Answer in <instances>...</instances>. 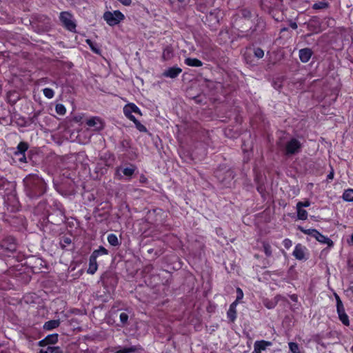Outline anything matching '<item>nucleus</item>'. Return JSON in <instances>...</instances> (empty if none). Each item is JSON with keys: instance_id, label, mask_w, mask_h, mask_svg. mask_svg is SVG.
<instances>
[{"instance_id": "f257e3e1", "label": "nucleus", "mask_w": 353, "mask_h": 353, "mask_svg": "<svg viewBox=\"0 0 353 353\" xmlns=\"http://www.w3.org/2000/svg\"><path fill=\"white\" fill-rule=\"evenodd\" d=\"M232 24L233 28L238 30L239 37L248 39L261 34L266 27L265 21L258 14H255L254 23L251 21L235 17Z\"/></svg>"}, {"instance_id": "f03ea898", "label": "nucleus", "mask_w": 353, "mask_h": 353, "mask_svg": "<svg viewBox=\"0 0 353 353\" xmlns=\"http://www.w3.org/2000/svg\"><path fill=\"white\" fill-rule=\"evenodd\" d=\"M23 183L26 194L30 199H37L46 192V183L37 174H29L23 179Z\"/></svg>"}, {"instance_id": "7ed1b4c3", "label": "nucleus", "mask_w": 353, "mask_h": 353, "mask_svg": "<svg viewBox=\"0 0 353 353\" xmlns=\"http://www.w3.org/2000/svg\"><path fill=\"white\" fill-rule=\"evenodd\" d=\"M17 248V240L12 236L4 237L0 241V258L10 257Z\"/></svg>"}, {"instance_id": "20e7f679", "label": "nucleus", "mask_w": 353, "mask_h": 353, "mask_svg": "<svg viewBox=\"0 0 353 353\" xmlns=\"http://www.w3.org/2000/svg\"><path fill=\"white\" fill-rule=\"evenodd\" d=\"M59 19L66 30L72 32H76L77 24L70 12L66 11L61 12L59 15Z\"/></svg>"}, {"instance_id": "39448f33", "label": "nucleus", "mask_w": 353, "mask_h": 353, "mask_svg": "<svg viewBox=\"0 0 353 353\" xmlns=\"http://www.w3.org/2000/svg\"><path fill=\"white\" fill-rule=\"evenodd\" d=\"M103 18L109 26H114L123 21L125 17L119 10H115L105 12Z\"/></svg>"}, {"instance_id": "423d86ee", "label": "nucleus", "mask_w": 353, "mask_h": 353, "mask_svg": "<svg viewBox=\"0 0 353 353\" xmlns=\"http://www.w3.org/2000/svg\"><path fill=\"white\" fill-rule=\"evenodd\" d=\"M136 170L137 166L133 164H130V165L126 168L119 166L116 168L114 176L116 179L121 180L123 176H125L126 179L130 180Z\"/></svg>"}, {"instance_id": "0eeeda50", "label": "nucleus", "mask_w": 353, "mask_h": 353, "mask_svg": "<svg viewBox=\"0 0 353 353\" xmlns=\"http://www.w3.org/2000/svg\"><path fill=\"white\" fill-rule=\"evenodd\" d=\"M307 28L311 33L307 34L306 37H310L312 34H318L323 31L321 28V21L317 16H313L307 23H305Z\"/></svg>"}, {"instance_id": "6e6552de", "label": "nucleus", "mask_w": 353, "mask_h": 353, "mask_svg": "<svg viewBox=\"0 0 353 353\" xmlns=\"http://www.w3.org/2000/svg\"><path fill=\"white\" fill-rule=\"evenodd\" d=\"M34 23H37V28L42 32L48 31L51 28V19L45 14H37L34 17Z\"/></svg>"}, {"instance_id": "1a4fd4ad", "label": "nucleus", "mask_w": 353, "mask_h": 353, "mask_svg": "<svg viewBox=\"0 0 353 353\" xmlns=\"http://www.w3.org/2000/svg\"><path fill=\"white\" fill-rule=\"evenodd\" d=\"M301 142L298 139L292 138L285 145V154L287 156L296 154L301 151Z\"/></svg>"}, {"instance_id": "9d476101", "label": "nucleus", "mask_w": 353, "mask_h": 353, "mask_svg": "<svg viewBox=\"0 0 353 353\" xmlns=\"http://www.w3.org/2000/svg\"><path fill=\"white\" fill-rule=\"evenodd\" d=\"M49 217L51 219L52 223L58 225L64 223L67 220L63 208L57 209L53 213L49 214Z\"/></svg>"}, {"instance_id": "9b49d317", "label": "nucleus", "mask_w": 353, "mask_h": 353, "mask_svg": "<svg viewBox=\"0 0 353 353\" xmlns=\"http://www.w3.org/2000/svg\"><path fill=\"white\" fill-rule=\"evenodd\" d=\"M123 113L128 119H130V117H134L132 113L142 116L141 111L139 107L133 103H128L123 107Z\"/></svg>"}, {"instance_id": "f8f14e48", "label": "nucleus", "mask_w": 353, "mask_h": 353, "mask_svg": "<svg viewBox=\"0 0 353 353\" xmlns=\"http://www.w3.org/2000/svg\"><path fill=\"white\" fill-rule=\"evenodd\" d=\"M58 334H49L43 339L39 341L38 345L40 347H45L46 345H54L58 342Z\"/></svg>"}, {"instance_id": "ddd939ff", "label": "nucleus", "mask_w": 353, "mask_h": 353, "mask_svg": "<svg viewBox=\"0 0 353 353\" xmlns=\"http://www.w3.org/2000/svg\"><path fill=\"white\" fill-rule=\"evenodd\" d=\"M182 72V69L178 66H173L165 70L162 76L170 79H175Z\"/></svg>"}, {"instance_id": "4468645a", "label": "nucleus", "mask_w": 353, "mask_h": 353, "mask_svg": "<svg viewBox=\"0 0 353 353\" xmlns=\"http://www.w3.org/2000/svg\"><path fill=\"white\" fill-rule=\"evenodd\" d=\"M272 345V342L264 340L256 341L254 344V351L252 353H261L263 350Z\"/></svg>"}, {"instance_id": "2eb2a0df", "label": "nucleus", "mask_w": 353, "mask_h": 353, "mask_svg": "<svg viewBox=\"0 0 353 353\" xmlns=\"http://www.w3.org/2000/svg\"><path fill=\"white\" fill-rule=\"evenodd\" d=\"M255 14H252L250 10L247 8H243L239 10L236 17L243 19V20L251 21L254 22V18L255 17Z\"/></svg>"}, {"instance_id": "dca6fc26", "label": "nucleus", "mask_w": 353, "mask_h": 353, "mask_svg": "<svg viewBox=\"0 0 353 353\" xmlns=\"http://www.w3.org/2000/svg\"><path fill=\"white\" fill-rule=\"evenodd\" d=\"M89 127L94 128L95 130L99 131L103 129V123L99 117H92L86 121Z\"/></svg>"}, {"instance_id": "f3484780", "label": "nucleus", "mask_w": 353, "mask_h": 353, "mask_svg": "<svg viewBox=\"0 0 353 353\" xmlns=\"http://www.w3.org/2000/svg\"><path fill=\"white\" fill-rule=\"evenodd\" d=\"M313 54L312 50L310 48H305L299 50V59L301 62L307 63L310 59Z\"/></svg>"}, {"instance_id": "a211bd4d", "label": "nucleus", "mask_w": 353, "mask_h": 353, "mask_svg": "<svg viewBox=\"0 0 353 353\" xmlns=\"http://www.w3.org/2000/svg\"><path fill=\"white\" fill-rule=\"evenodd\" d=\"M306 250L305 247L302 245L301 243H298L293 251V256L297 260H303L305 259V250Z\"/></svg>"}, {"instance_id": "6ab92c4d", "label": "nucleus", "mask_w": 353, "mask_h": 353, "mask_svg": "<svg viewBox=\"0 0 353 353\" xmlns=\"http://www.w3.org/2000/svg\"><path fill=\"white\" fill-rule=\"evenodd\" d=\"M143 349L140 345H132L128 347H123L114 352V353H134L143 351Z\"/></svg>"}, {"instance_id": "aec40b11", "label": "nucleus", "mask_w": 353, "mask_h": 353, "mask_svg": "<svg viewBox=\"0 0 353 353\" xmlns=\"http://www.w3.org/2000/svg\"><path fill=\"white\" fill-rule=\"evenodd\" d=\"M59 246L63 250H70L71 249H68L67 247L72 245V241L70 236H63L59 238Z\"/></svg>"}, {"instance_id": "412c9836", "label": "nucleus", "mask_w": 353, "mask_h": 353, "mask_svg": "<svg viewBox=\"0 0 353 353\" xmlns=\"http://www.w3.org/2000/svg\"><path fill=\"white\" fill-rule=\"evenodd\" d=\"M237 304H238L237 301H234L230 305L229 310H228L227 316L231 322H234L236 319V307Z\"/></svg>"}, {"instance_id": "4be33fe9", "label": "nucleus", "mask_w": 353, "mask_h": 353, "mask_svg": "<svg viewBox=\"0 0 353 353\" xmlns=\"http://www.w3.org/2000/svg\"><path fill=\"white\" fill-rule=\"evenodd\" d=\"M339 315V319L345 325H350L349 317L345 313L344 307L336 309Z\"/></svg>"}, {"instance_id": "5701e85b", "label": "nucleus", "mask_w": 353, "mask_h": 353, "mask_svg": "<svg viewBox=\"0 0 353 353\" xmlns=\"http://www.w3.org/2000/svg\"><path fill=\"white\" fill-rule=\"evenodd\" d=\"M174 57V50L172 47L167 46L163 51L162 59L163 61L170 60Z\"/></svg>"}, {"instance_id": "b1692460", "label": "nucleus", "mask_w": 353, "mask_h": 353, "mask_svg": "<svg viewBox=\"0 0 353 353\" xmlns=\"http://www.w3.org/2000/svg\"><path fill=\"white\" fill-rule=\"evenodd\" d=\"M98 268V264L97 262V259L90 256L89 259V268L87 270V272L90 274H94Z\"/></svg>"}, {"instance_id": "393cba45", "label": "nucleus", "mask_w": 353, "mask_h": 353, "mask_svg": "<svg viewBox=\"0 0 353 353\" xmlns=\"http://www.w3.org/2000/svg\"><path fill=\"white\" fill-rule=\"evenodd\" d=\"M60 325V320H50L46 322L43 326L45 330H52L54 328H57Z\"/></svg>"}, {"instance_id": "a878e982", "label": "nucleus", "mask_w": 353, "mask_h": 353, "mask_svg": "<svg viewBox=\"0 0 353 353\" xmlns=\"http://www.w3.org/2000/svg\"><path fill=\"white\" fill-rule=\"evenodd\" d=\"M28 148L29 145L27 142L21 141L17 147V151L14 152V154L16 156L23 154L28 150Z\"/></svg>"}, {"instance_id": "bb28decb", "label": "nucleus", "mask_w": 353, "mask_h": 353, "mask_svg": "<svg viewBox=\"0 0 353 353\" xmlns=\"http://www.w3.org/2000/svg\"><path fill=\"white\" fill-rule=\"evenodd\" d=\"M185 63L188 66L192 67H201L203 65L201 61L196 58H186L185 59Z\"/></svg>"}, {"instance_id": "cd10ccee", "label": "nucleus", "mask_w": 353, "mask_h": 353, "mask_svg": "<svg viewBox=\"0 0 353 353\" xmlns=\"http://www.w3.org/2000/svg\"><path fill=\"white\" fill-rule=\"evenodd\" d=\"M108 254L109 252L107 249L103 246H99V249L94 250L90 256L97 259L101 255H108Z\"/></svg>"}, {"instance_id": "c85d7f7f", "label": "nucleus", "mask_w": 353, "mask_h": 353, "mask_svg": "<svg viewBox=\"0 0 353 353\" xmlns=\"http://www.w3.org/2000/svg\"><path fill=\"white\" fill-rule=\"evenodd\" d=\"M318 236L319 237L316 239V241H318L319 242L323 244H327V246L330 248L334 245L333 241L330 238L323 235L321 233L320 234H318Z\"/></svg>"}, {"instance_id": "c756f323", "label": "nucleus", "mask_w": 353, "mask_h": 353, "mask_svg": "<svg viewBox=\"0 0 353 353\" xmlns=\"http://www.w3.org/2000/svg\"><path fill=\"white\" fill-rule=\"evenodd\" d=\"M130 120L132 121L135 126H136V128L139 131V132H146L148 130H147V128H145V125H143V124H141L136 118L135 117H130Z\"/></svg>"}, {"instance_id": "7c9ffc66", "label": "nucleus", "mask_w": 353, "mask_h": 353, "mask_svg": "<svg viewBox=\"0 0 353 353\" xmlns=\"http://www.w3.org/2000/svg\"><path fill=\"white\" fill-rule=\"evenodd\" d=\"M281 0H262L261 1V6L263 8H267L270 9L272 5L278 6L279 3H280Z\"/></svg>"}, {"instance_id": "2f4dec72", "label": "nucleus", "mask_w": 353, "mask_h": 353, "mask_svg": "<svg viewBox=\"0 0 353 353\" xmlns=\"http://www.w3.org/2000/svg\"><path fill=\"white\" fill-rule=\"evenodd\" d=\"M35 210L38 214H43L46 211H47L46 201L43 200L40 201L37 206L36 207Z\"/></svg>"}, {"instance_id": "473e14b6", "label": "nucleus", "mask_w": 353, "mask_h": 353, "mask_svg": "<svg viewBox=\"0 0 353 353\" xmlns=\"http://www.w3.org/2000/svg\"><path fill=\"white\" fill-rule=\"evenodd\" d=\"M296 212H297V218L300 220H306L307 218V212L305 210H303L302 208H299V206H296Z\"/></svg>"}, {"instance_id": "72a5a7b5", "label": "nucleus", "mask_w": 353, "mask_h": 353, "mask_svg": "<svg viewBox=\"0 0 353 353\" xmlns=\"http://www.w3.org/2000/svg\"><path fill=\"white\" fill-rule=\"evenodd\" d=\"M342 197L345 201L353 202V189H347L345 190Z\"/></svg>"}, {"instance_id": "f704fd0d", "label": "nucleus", "mask_w": 353, "mask_h": 353, "mask_svg": "<svg viewBox=\"0 0 353 353\" xmlns=\"http://www.w3.org/2000/svg\"><path fill=\"white\" fill-rule=\"evenodd\" d=\"M86 43L90 46L91 50L97 54H101V49L99 48L98 45L94 42H92L90 39H86Z\"/></svg>"}, {"instance_id": "c9c22d12", "label": "nucleus", "mask_w": 353, "mask_h": 353, "mask_svg": "<svg viewBox=\"0 0 353 353\" xmlns=\"http://www.w3.org/2000/svg\"><path fill=\"white\" fill-rule=\"evenodd\" d=\"M108 241L112 246H117L120 245V242L119 241L117 235L114 234H110L108 236Z\"/></svg>"}, {"instance_id": "e433bc0d", "label": "nucleus", "mask_w": 353, "mask_h": 353, "mask_svg": "<svg viewBox=\"0 0 353 353\" xmlns=\"http://www.w3.org/2000/svg\"><path fill=\"white\" fill-rule=\"evenodd\" d=\"M329 7V3L325 1H320L315 3L312 5V8L314 10L325 9Z\"/></svg>"}, {"instance_id": "4c0bfd02", "label": "nucleus", "mask_w": 353, "mask_h": 353, "mask_svg": "<svg viewBox=\"0 0 353 353\" xmlns=\"http://www.w3.org/2000/svg\"><path fill=\"white\" fill-rule=\"evenodd\" d=\"M263 244V251L267 256H272V248L271 245L268 242L263 241L262 243Z\"/></svg>"}, {"instance_id": "58836bf2", "label": "nucleus", "mask_w": 353, "mask_h": 353, "mask_svg": "<svg viewBox=\"0 0 353 353\" xmlns=\"http://www.w3.org/2000/svg\"><path fill=\"white\" fill-rule=\"evenodd\" d=\"M128 314L125 312H121L119 315L121 325L120 326L124 327L128 324Z\"/></svg>"}, {"instance_id": "ea45409f", "label": "nucleus", "mask_w": 353, "mask_h": 353, "mask_svg": "<svg viewBox=\"0 0 353 353\" xmlns=\"http://www.w3.org/2000/svg\"><path fill=\"white\" fill-rule=\"evenodd\" d=\"M313 341L318 345H321L323 348H326V343L323 341V338L321 335L316 334L313 336Z\"/></svg>"}, {"instance_id": "a19ab883", "label": "nucleus", "mask_w": 353, "mask_h": 353, "mask_svg": "<svg viewBox=\"0 0 353 353\" xmlns=\"http://www.w3.org/2000/svg\"><path fill=\"white\" fill-rule=\"evenodd\" d=\"M288 345L292 353H300L299 347L296 343L290 342Z\"/></svg>"}, {"instance_id": "79ce46f5", "label": "nucleus", "mask_w": 353, "mask_h": 353, "mask_svg": "<svg viewBox=\"0 0 353 353\" xmlns=\"http://www.w3.org/2000/svg\"><path fill=\"white\" fill-rule=\"evenodd\" d=\"M43 93L44 96L48 99H52V98H53V97L54 95V92L53 90L51 88H44L43 90Z\"/></svg>"}, {"instance_id": "37998d69", "label": "nucleus", "mask_w": 353, "mask_h": 353, "mask_svg": "<svg viewBox=\"0 0 353 353\" xmlns=\"http://www.w3.org/2000/svg\"><path fill=\"white\" fill-rule=\"evenodd\" d=\"M55 110H56L57 113L60 115H63L66 112V109H65V106L61 103L56 105Z\"/></svg>"}, {"instance_id": "c03bdc74", "label": "nucleus", "mask_w": 353, "mask_h": 353, "mask_svg": "<svg viewBox=\"0 0 353 353\" xmlns=\"http://www.w3.org/2000/svg\"><path fill=\"white\" fill-rule=\"evenodd\" d=\"M41 112L37 111L34 113L33 116L29 118V124H34L36 125L38 123V117L40 114Z\"/></svg>"}, {"instance_id": "a18cd8bd", "label": "nucleus", "mask_w": 353, "mask_h": 353, "mask_svg": "<svg viewBox=\"0 0 353 353\" xmlns=\"http://www.w3.org/2000/svg\"><path fill=\"white\" fill-rule=\"evenodd\" d=\"M48 350L50 353H63L61 347L59 346H48Z\"/></svg>"}, {"instance_id": "49530a36", "label": "nucleus", "mask_w": 353, "mask_h": 353, "mask_svg": "<svg viewBox=\"0 0 353 353\" xmlns=\"http://www.w3.org/2000/svg\"><path fill=\"white\" fill-rule=\"evenodd\" d=\"M254 54L258 59H261L264 56V51L259 47L254 48Z\"/></svg>"}, {"instance_id": "de8ad7c7", "label": "nucleus", "mask_w": 353, "mask_h": 353, "mask_svg": "<svg viewBox=\"0 0 353 353\" xmlns=\"http://www.w3.org/2000/svg\"><path fill=\"white\" fill-rule=\"evenodd\" d=\"M298 230H300L301 232H303L305 234H307L311 236L312 233L315 232V229H305L302 226H298Z\"/></svg>"}, {"instance_id": "09e8293b", "label": "nucleus", "mask_w": 353, "mask_h": 353, "mask_svg": "<svg viewBox=\"0 0 353 353\" xmlns=\"http://www.w3.org/2000/svg\"><path fill=\"white\" fill-rule=\"evenodd\" d=\"M272 85L274 88V89H276V90L280 91V90L283 87L282 81L280 79H276V80H274L273 81Z\"/></svg>"}, {"instance_id": "8fccbe9b", "label": "nucleus", "mask_w": 353, "mask_h": 353, "mask_svg": "<svg viewBox=\"0 0 353 353\" xmlns=\"http://www.w3.org/2000/svg\"><path fill=\"white\" fill-rule=\"evenodd\" d=\"M334 297L336 299V309L344 307L341 298L336 293H334Z\"/></svg>"}, {"instance_id": "3c124183", "label": "nucleus", "mask_w": 353, "mask_h": 353, "mask_svg": "<svg viewBox=\"0 0 353 353\" xmlns=\"http://www.w3.org/2000/svg\"><path fill=\"white\" fill-rule=\"evenodd\" d=\"M296 205L299 206V208H307L310 205V201L309 200H306L305 201H299L296 203Z\"/></svg>"}, {"instance_id": "603ef678", "label": "nucleus", "mask_w": 353, "mask_h": 353, "mask_svg": "<svg viewBox=\"0 0 353 353\" xmlns=\"http://www.w3.org/2000/svg\"><path fill=\"white\" fill-rule=\"evenodd\" d=\"M236 299L234 301H237V303H239V301L243 299V292L242 291V290L239 288H237L236 289Z\"/></svg>"}, {"instance_id": "864d4df0", "label": "nucleus", "mask_w": 353, "mask_h": 353, "mask_svg": "<svg viewBox=\"0 0 353 353\" xmlns=\"http://www.w3.org/2000/svg\"><path fill=\"white\" fill-rule=\"evenodd\" d=\"M283 244L286 249H289L292 246V243L289 239H285L283 241Z\"/></svg>"}, {"instance_id": "5fc2aeb1", "label": "nucleus", "mask_w": 353, "mask_h": 353, "mask_svg": "<svg viewBox=\"0 0 353 353\" xmlns=\"http://www.w3.org/2000/svg\"><path fill=\"white\" fill-rule=\"evenodd\" d=\"M197 104H200L203 102V97L201 94L191 97Z\"/></svg>"}, {"instance_id": "6e6d98bb", "label": "nucleus", "mask_w": 353, "mask_h": 353, "mask_svg": "<svg viewBox=\"0 0 353 353\" xmlns=\"http://www.w3.org/2000/svg\"><path fill=\"white\" fill-rule=\"evenodd\" d=\"M21 156H22V157H20V158L19 159V161L20 162H22V163H27V162H28V159H29V160H31V159H32V158H31V157H30V155H28V157H26V155H25V154H21Z\"/></svg>"}, {"instance_id": "4d7b16f0", "label": "nucleus", "mask_w": 353, "mask_h": 353, "mask_svg": "<svg viewBox=\"0 0 353 353\" xmlns=\"http://www.w3.org/2000/svg\"><path fill=\"white\" fill-rule=\"evenodd\" d=\"M124 6H130L132 3V0H119Z\"/></svg>"}, {"instance_id": "13d9d810", "label": "nucleus", "mask_w": 353, "mask_h": 353, "mask_svg": "<svg viewBox=\"0 0 353 353\" xmlns=\"http://www.w3.org/2000/svg\"><path fill=\"white\" fill-rule=\"evenodd\" d=\"M334 170L332 168V170L330 172V173L327 176V179L329 180H332L334 178Z\"/></svg>"}, {"instance_id": "bf43d9fd", "label": "nucleus", "mask_w": 353, "mask_h": 353, "mask_svg": "<svg viewBox=\"0 0 353 353\" xmlns=\"http://www.w3.org/2000/svg\"><path fill=\"white\" fill-rule=\"evenodd\" d=\"M289 25H290V27L292 28L294 30H296L297 28V27H298L296 23L294 22V21H290Z\"/></svg>"}, {"instance_id": "052dcab7", "label": "nucleus", "mask_w": 353, "mask_h": 353, "mask_svg": "<svg viewBox=\"0 0 353 353\" xmlns=\"http://www.w3.org/2000/svg\"><path fill=\"white\" fill-rule=\"evenodd\" d=\"M315 232H316V233H314H314H312V234L311 235V236H312V237L315 238V239H316H316H318V237H319V236H318V234H320L321 233H320L317 230H316V229H315Z\"/></svg>"}, {"instance_id": "680f3d73", "label": "nucleus", "mask_w": 353, "mask_h": 353, "mask_svg": "<svg viewBox=\"0 0 353 353\" xmlns=\"http://www.w3.org/2000/svg\"><path fill=\"white\" fill-rule=\"evenodd\" d=\"M121 145L123 148H128V142L125 140L121 142Z\"/></svg>"}, {"instance_id": "e2e57ef3", "label": "nucleus", "mask_w": 353, "mask_h": 353, "mask_svg": "<svg viewBox=\"0 0 353 353\" xmlns=\"http://www.w3.org/2000/svg\"><path fill=\"white\" fill-rule=\"evenodd\" d=\"M276 304L275 303H269V304H266L265 306L269 308V309H272V308H274L275 307Z\"/></svg>"}, {"instance_id": "0e129e2a", "label": "nucleus", "mask_w": 353, "mask_h": 353, "mask_svg": "<svg viewBox=\"0 0 353 353\" xmlns=\"http://www.w3.org/2000/svg\"><path fill=\"white\" fill-rule=\"evenodd\" d=\"M7 121V119L6 117H0V123L3 124L4 122Z\"/></svg>"}, {"instance_id": "69168bd1", "label": "nucleus", "mask_w": 353, "mask_h": 353, "mask_svg": "<svg viewBox=\"0 0 353 353\" xmlns=\"http://www.w3.org/2000/svg\"><path fill=\"white\" fill-rule=\"evenodd\" d=\"M290 298L293 301H297V296L296 294L291 295Z\"/></svg>"}, {"instance_id": "338daca9", "label": "nucleus", "mask_w": 353, "mask_h": 353, "mask_svg": "<svg viewBox=\"0 0 353 353\" xmlns=\"http://www.w3.org/2000/svg\"><path fill=\"white\" fill-rule=\"evenodd\" d=\"M39 353H50L49 351L48 350V347L46 348V350H44V349H41L39 352Z\"/></svg>"}, {"instance_id": "774afa93", "label": "nucleus", "mask_w": 353, "mask_h": 353, "mask_svg": "<svg viewBox=\"0 0 353 353\" xmlns=\"http://www.w3.org/2000/svg\"><path fill=\"white\" fill-rule=\"evenodd\" d=\"M257 190H258L259 192L261 193L262 191H263L262 187L261 186H258L257 187Z\"/></svg>"}]
</instances>
